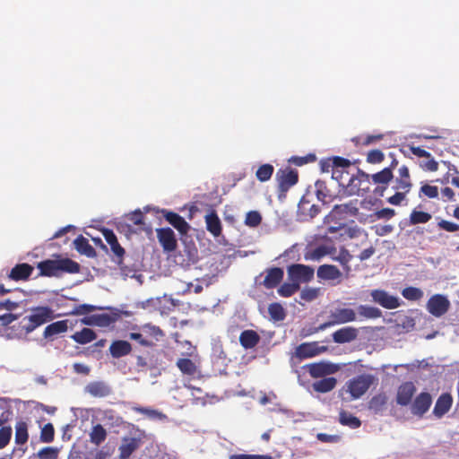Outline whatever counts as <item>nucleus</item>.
<instances>
[{"label":"nucleus","mask_w":459,"mask_h":459,"mask_svg":"<svg viewBox=\"0 0 459 459\" xmlns=\"http://www.w3.org/2000/svg\"><path fill=\"white\" fill-rule=\"evenodd\" d=\"M54 317V311L49 307H32L30 314L25 316L19 324L21 333L28 334Z\"/></svg>","instance_id":"f257e3e1"},{"label":"nucleus","mask_w":459,"mask_h":459,"mask_svg":"<svg viewBox=\"0 0 459 459\" xmlns=\"http://www.w3.org/2000/svg\"><path fill=\"white\" fill-rule=\"evenodd\" d=\"M40 275L58 276L61 272L68 273H77L80 272V264L70 259L61 258L56 260H45L38 264Z\"/></svg>","instance_id":"f03ea898"},{"label":"nucleus","mask_w":459,"mask_h":459,"mask_svg":"<svg viewBox=\"0 0 459 459\" xmlns=\"http://www.w3.org/2000/svg\"><path fill=\"white\" fill-rule=\"evenodd\" d=\"M279 197H285L287 192L299 182V172L290 166L279 169L275 174Z\"/></svg>","instance_id":"7ed1b4c3"},{"label":"nucleus","mask_w":459,"mask_h":459,"mask_svg":"<svg viewBox=\"0 0 459 459\" xmlns=\"http://www.w3.org/2000/svg\"><path fill=\"white\" fill-rule=\"evenodd\" d=\"M122 312L117 308L109 309L108 313L93 314L81 320L83 325L98 327L113 326L121 318Z\"/></svg>","instance_id":"20e7f679"},{"label":"nucleus","mask_w":459,"mask_h":459,"mask_svg":"<svg viewBox=\"0 0 459 459\" xmlns=\"http://www.w3.org/2000/svg\"><path fill=\"white\" fill-rule=\"evenodd\" d=\"M357 319L356 312L349 307H337L331 310L328 320L319 325L318 330H325L336 325L354 322Z\"/></svg>","instance_id":"39448f33"},{"label":"nucleus","mask_w":459,"mask_h":459,"mask_svg":"<svg viewBox=\"0 0 459 459\" xmlns=\"http://www.w3.org/2000/svg\"><path fill=\"white\" fill-rule=\"evenodd\" d=\"M375 377L369 374H362L347 382V391L352 399L360 398L372 385Z\"/></svg>","instance_id":"423d86ee"},{"label":"nucleus","mask_w":459,"mask_h":459,"mask_svg":"<svg viewBox=\"0 0 459 459\" xmlns=\"http://www.w3.org/2000/svg\"><path fill=\"white\" fill-rule=\"evenodd\" d=\"M288 280L297 282L300 287L302 283H307L314 279L315 270L309 265L293 264L287 267Z\"/></svg>","instance_id":"0eeeda50"},{"label":"nucleus","mask_w":459,"mask_h":459,"mask_svg":"<svg viewBox=\"0 0 459 459\" xmlns=\"http://www.w3.org/2000/svg\"><path fill=\"white\" fill-rule=\"evenodd\" d=\"M357 204L358 200H351L347 204H336L325 216V221L326 222L338 221L345 220L349 215L355 216L359 212Z\"/></svg>","instance_id":"6e6552de"},{"label":"nucleus","mask_w":459,"mask_h":459,"mask_svg":"<svg viewBox=\"0 0 459 459\" xmlns=\"http://www.w3.org/2000/svg\"><path fill=\"white\" fill-rule=\"evenodd\" d=\"M303 368L307 369L313 378L325 377L339 370V367L336 364L326 361L309 363L305 365Z\"/></svg>","instance_id":"1a4fd4ad"},{"label":"nucleus","mask_w":459,"mask_h":459,"mask_svg":"<svg viewBox=\"0 0 459 459\" xmlns=\"http://www.w3.org/2000/svg\"><path fill=\"white\" fill-rule=\"evenodd\" d=\"M426 307L432 316L440 317L448 311L450 301L442 294H435L429 299Z\"/></svg>","instance_id":"9d476101"},{"label":"nucleus","mask_w":459,"mask_h":459,"mask_svg":"<svg viewBox=\"0 0 459 459\" xmlns=\"http://www.w3.org/2000/svg\"><path fill=\"white\" fill-rule=\"evenodd\" d=\"M372 301L386 309H394L401 306L399 299L390 295L386 290L381 289L372 290L370 291Z\"/></svg>","instance_id":"9b49d317"},{"label":"nucleus","mask_w":459,"mask_h":459,"mask_svg":"<svg viewBox=\"0 0 459 459\" xmlns=\"http://www.w3.org/2000/svg\"><path fill=\"white\" fill-rule=\"evenodd\" d=\"M327 350L325 346H319L316 342H303L296 347L293 358L302 360L317 356Z\"/></svg>","instance_id":"f8f14e48"},{"label":"nucleus","mask_w":459,"mask_h":459,"mask_svg":"<svg viewBox=\"0 0 459 459\" xmlns=\"http://www.w3.org/2000/svg\"><path fill=\"white\" fill-rule=\"evenodd\" d=\"M157 238L164 252L170 253L177 249L178 240L174 231L169 228H160L156 230Z\"/></svg>","instance_id":"ddd939ff"},{"label":"nucleus","mask_w":459,"mask_h":459,"mask_svg":"<svg viewBox=\"0 0 459 459\" xmlns=\"http://www.w3.org/2000/svg\"><path fill=\"white\" fill-rule=\"evenodd\" d=\"M160 212L163 215L165 220L173 226L180 234L186 235L190 230V225L186 220L177 212L161 209Z\"/></svg>","instance_id":"4468645a"},{"label":"nucleus","mask_w":459,"mask_h":459,"mask_svg":"<svg viewBox=\"0 0 459 459\" xmlns=\"http://www.w3.org/2000/svg\"><path fill=\"white\" fill-rule=\"evenodd\" d=\"M393 178L394 174L390 171V169H383L382 170L373 174L371 176L372 182L377 185L373 190L374 194L383 196L384 191L387 188V186Z\"/></svg>","instance_id":"2eb2a0df"},{"label":"nucleus","mask_w":459,"mask_h":459,"mask_svg":"<svg viewBox=\"0 0 459 459\" xmlns=\"http://www.w3.org/2000/svg\"><path fill=\"white\" fill-rule=\"evenodd\" d=\"M320 212L318 205L311 204L306 197L302 196L298 204V216L300 221H308L315 218Z\"/></svg>","instance_id":"dca6fc26"},{"label":"nucleus","mask_w":459,"mask_h":459,"mask_svg":"<svg viewBox=\"0 0 459 459\" xmlns=\"http://www.w3.org/2000/svg\"><path fill=\"white\" fill-rule=\"evenodd\" d=\"M265 276L261 285L266 289L276 288L282 281L284 276V271L280 267H271L264 271Z\"/></svg>","instance_id":"f3484780"},{"label":"nucleus","mask_w":459,"mask_h":459,"mask_svg":"<svg viewBox=\"0 0 459 459\" xmlns=\"http://www.w3.org/2000/svg\"><path fill=\"white\" fill-rule=\"evenodd\" d=\"M412 183L410 176L409 169L406 165H403L398 169V176L394 180L393 188L396 191L410 192Z\"/></svg>","instance_id":"a211bd4d"},{"label":"nucleus","mask_w":459,"mask_h":459,"mask_svg":"<svg viewBox=\"0 0 459 459\" xmlns=\"http://www.w3.org/2000/svg\"><path fill=\"white\" fill-rule=\"evenodd\" d=\"M336 253V248L331 246L320 245L315 248H307L304 253V259L306 261H319L325 255Z\"/></svg>","instance_id":"6ab92c4d"},{"label":"nucleus","mask_w":459,"mask_h":459,"mask_svg":"<svg viewBox=\"0 0 459 459\" xmlns=\"http://www.w3.org/2000/svg\"><path fill=\"white\" fill-rule=\"evenodd\" d=\"M416 388L411 382L403 383L397 390L396 403L402 406H407L411 403Z\"/></svg>","instance_id":"aec40b11"},{"label":"nucleus","mask_w":459,"mask_h":459,"mask_svg":"<svg viewBox=\"0 0 459 459\" xmlns=\"http://www.w3.org/2000/svg\"><path fill=\"white\" fill-rule=\"evenodd\" d=\"M432 403L431 395L429 393H420L414 400L411 405V412L414 415L421 417L429 411Z\"/></svg>","instance_id":"412c9836"},{"label":"nucleus","mask_w":459,"mask_h":459,"mask_svg":"<svg viewBox=\"0 0 459 459\" xmlns=\"http://www.w3.org/2000/svg\"><path fill=\"white\" fill-rule=\"evenodd\" d=\"M33 271V266L27 263L18 264L12 268L8 274V278L15 281H27L32 274Z\"/></svg>","instance_id":"4be33fe9"},{"label":"nucleus","mask_w":459,"mask_h":459,"mask_svg":"<svg viewBox=\"0 0 459 459\" xmlns=\"http://www.w3.org/2000/svg\"><path fill=\"white\" fill-rule=\"evenodd\" d=\"M336 343H346L354 341L358 337V330L352 326L342 327L332 334Z\"/></svg>","instance_id":"5701e85b"},{"label":"nucleus","mask_w":459,"mask_h":459,"mask_svg":"<svg viewBox=\"0 0 459 459\" xmlns=\"http://www.w3.org/2000/svg\"><path fill=\"white\" fill-rule=\"evenodd\" d=\"M316 276L323 281L340 280L342 272L333 264H323L317 268Z\"/></svg>","instance_id":"b1692460"},{"label":"nucleus","mask_w":459,"mask_h":459,"mask_svg":"<svg viewBox=\"0 0 459 459\" xmlns=\"http://www.w3.org/2000/svg\"><path fill=\"white\" fill-rule=\"evenodd\" d=\"M206 230L215 238L221 236L222 226L221 220L214 210L204 216Z\"/></svg>","instance_id":"393cba45"},{"label":"nucleus","mask_w":459,"mask_h":459,"mask_svg":"<svg viewBox=\"0 0 459 459\" xmlns=\"http://www.w3.org/2000/svg\"><path fill=\"white\" fill-rule=\"evenodd\" d=\"M132 345L129 342L124 340H116L109 346V353L114 359H119L130 354Z\"/></svg>","instance_id":"a878e982"},{"label":"nucleus","mask_w":459,"mask_h":459,"mask_svg":"<svg viewBox=\"0 0 459 459\" xmlns=\"http://www.w3.org/2000/svg\"><path fill=\"white\" fill-rule=\"evenodd\" d=\"M85 391L93 397H106L111 394V388L102 381H94L85 386Z\"/></svg>","instance_id":"bb28decb"},{"label":"nucleus","mask_w":459,"mask_h":459,"mask_svg":"<svg viewBox=\"0 0 459 459\" xmlns=\"http://www.w3.org/2000/svg\"><path fill=\"white\" fill-rule=\"evenodd\" d=\"M260 340V335L251 329L244 330L239 335V343L245 350L254 349Z\"/></svg>","instance_id":"cd10ccee"},{"label":"nucleus","mask_w":459,"mask_h":459,"mask_svg":"<svg viewBox=\"0 0 459 459\" xmlns=\"http://www.w3.org/2000/svg\"><path fill=\"white\" fill-rule=\"evenodd\" d=\"M330 256L332 260L338 262L342 266L347 274L351 272L350 263L353 256L344 247H342L339 251L336 250V253H333Z\"/></svg>","instance_id":"c85d7f7f"},{"label":"nucleus","mask_w":459,"mask_h":459,"mask_svg":"<svg viewBox=\"0 0 459 459\" xmlns=\"http://www.w3.org/2000/svg\"><path fill=\"white\" fill-rule=\"evenodd\" d=\"M140 442L134 437H125L122 440L119 450V458L127 459L139 447Z\"/></svg>","instance_id":"c756f323"},{"label":"nucleus","mask_w":459,"mask_h":459,"mask_svg":"<svg viewBox=\"0 0 459 459\" xmlns=\"http://www.w3.org/2000/svg\"><path fill=\"white\" fill-rule=\"evenodd\" d=\"M453 399L449 394H442L436 402L433 413L440 418L446 414L451 408Z\"/></svg>","instance_id":"7c9ffc66"},{"label":"nucleus","mask_w":459,"mask_h":459,"mask_svg":"<svg viewBox=\"0 0 459 459\" xmlns=\"http://www.w3.org/2000/svg\"><path fill=\"white\" fill-rule=\"evenodd\" d=\"M74 247L81 255H84L87 257H95L96 251L94 247L90 244L89 240L82 235H79L74 241Z\"/></svg>","instance_id":"2f4dec72"},{"label":"nucleus","mask_w":459,"mask_h":459,"mask_svg":"<svg viewBox=\"0 0 459 459\" xmlns=\"http://www.w3.org/2000/svg\"><path fill=\"white\" fill-rule=\"evenodd\" d=\"M361 169H358L356 173H351L347 184L344 186L347 195H359L360 173Z\"/></svg>","instance_id":"473e14b6"},{"label":"nucleus","mask_w":459,"mask_h":459,"mask_svg":"<svg viewBox=\"0 0 459 459\" xmlns=\"http://www.w3.org/2000/svg\"><path fill=\"white\" fill-rule=\"evenodd\" d=\"M337 384V379L333 377H323L312 384L313 390L317 393H328L334 389Z\"/></svg>","instance_id":"72a5a7b5"},{"label":"nucleus","mask_w":459,"mask_h":459,"mask_svg":"<svg viewBox=\"0 0 459 459\" xmlns=\"http://www.w3.org/2000/svg\"><path fill=\"white\" fill-rule=\"evenodd\" d=\"M68 329V321L67 320H61L54 322L50 325H48L45 330H44V337L45 338H50L55 335H57L59 333H63L66 332Z\"/></svg>","instance_id":"f704fd0d"},{"label":"nucleus","mask_w":459,"mask_h":459,"mask_svg":"<svg viewBox=\"0 0 459 459\" xmlns=\"http://www.w3.org/2000/svg\"><path fill=\"white\" fill-rule=\"evenodd\" d=\"M339 422L342 426L352 429H359L361 426V420L347 411L341 410L339 412Z\"/></svg>","instance_id":"c9c22d12"},{"label":"nucleus","mask_w":459,"mask_h":459,"mask_svg":"<svg viewBox=\"0 0 459 459\" xmlns=\"http://www.w3.org/2000/svg\"><path fill=\"white\" fill-rule=\"evenodd\" d=\"M357 312L360 319H376L382 316V311L378 307L368 305H359Z\"/></svg>","instance_id":"e433bc0d"},{"label":"nucleus","mask_w":459,"mask_h":459,"mask_svg":"<svg viewBox=\"0 0 459 459\" xmlns=\"http://www.w3.org/2000/svg\"><path fill=\"white\" fill-rule=\"evenodd\" d=\"M71 338L79 344H87L97 338L96 333L90 328H83L75 332Z\"/></svg>","instance_id":"4c0bfd02"},{"label":"nucleus","mask_w":459,"mask_h":459,"mask_svg":"<svg viewBox=\"0 0 459 459\" xmlns=\"http://www.w3.org/2000/svg\"><path fill=\"white\" fill-rule=\"evenodd\" d=\"M387 401L388 398L385 393L377 394L369 400L368 408L375 413H379L385 408Z\"/></svg>","instance_id":"58836bf2"},{"label":"nucleus","mask_w":459,"mask_h":459,"mask_svg":"<svg viewBox=\"0 0 459 459\" xmlns=\"http://www.w3.org/2000/svg\"><path fill=\"white\" fill-rule=\"evenodd\" d=\"M108 433L101 424H96L90 432V441L95 446H100L107 438Z\"/></svg>","instance_id":"ea45409f"},{"label":"nucleus","mask_w":459,"mask_h":459,"mask_svg":"<svg viewBox=\"0 0 459 459\" xmlns=\"http://www.w3.org/2000/svg\"><path fill=\"white\" fill-rule=\"evenodd\" d=\"M29 439L28 425L25 421L20 420L15 424V443L24 445Z\"/></svg>","instance_id":"a19ab883"},{"label":"nucleus","mask_w":459,"mask_h":459,"mask_svg":"<svg viewBox=\"0 0 459 459\" xmlns=\"http://www.w3.org/2000/svg\"><path fill=\"white\" fill-rule=\"evenodd\" d=\"M384 136L383 134L359 135L352 138V142L356 146H368L381 141Z\"/></svg>","instance_id":"79ce46f5"},{"label":"nucleus","mask_w":459,"mask_h":459,"mask_svg":"<svg viewBox=\"0 0 459 459\" xmlns=\"http://www.w3.org/2000/svg\"><path fill=\"white\" fill-rule=\"evenodd\" d=\"M177 367L184 375L194 376L197 371L195 364L190 359H178Z\"/></svg>","instance_id":"37998d69"},{"label":"nucleus","mask_w":459,"mask_h":459,"mask_svg":"<svg viewBox=\"0 0 459 459\" xmlns=\"http://www.w3.org/2000/svg\"><path fill=\"white\" fill-rule=\"evenodd\" d=\"M268 313L271 319L276 322L282 321L286 317V312L283 307L278 302H273L269 305Z\"/></svg>","instance_id":"c03bdc74"},{"label":"nucleus","mask_w":459,"mask_h":459,"mask_svg":"<svg viewBox=\"0 0 459 459\" xmlns=\"http://www.w3.org/2000/svg\"><path fill=\"white\" fill-rule=\"evenodd\" d=\"M299 290L300 287L297 282L289 281L288 282L281 284L277 292L281 297L289 298L298 292Z\"/></svg>","instance_id":"a18cd8bd"},{"label":"nucleus","mask_w":459,"mask_h":459,"mask_svg":"<svg viewBox=\"0 0 459 459\" xmlns=\"http://www.w3.org/2000/svg\"><path fill=\"white\" fill-rule=\"evenodd\" d=\"M430 213L414 209L410 214V224L427 223L431 220Z\"/></svg>","instance_id":"49530a36"},{"label":"nucleus","mask_w":459,"mask_h":459,"mask_svg":"<svg viewBox=\"0 0 459 459\" xmlns=\"http://www.w3.org/2000/svg\"><path fill=\"white\" fill-rule=\"evenodd\" d=\"M273 171L274 168L273 165L269 163L263 164L257 169L255 177L260 182H265L272 178Z\"/></svg>","instance_id":"de8ad7c7"},{"label":"nucleus","mask_w":459,"mask_h":459,"mask_svg":"<svg viewBox=\"0 0 459 459\" xmlns=\"http://www.w3.org/2000/svg\"><path fill=\"white\" fill-rule=\"evenodd\" d=\"M403 297L410 301H418L423 298V291L417 287H406L402 290Z\"/></svg>","instance_id":"09e8293b"},{"label":"nucleus","mask_w":459,"mask_h":459,"mask_svg":"<svg viewBox=\"0 0 459 459\" xmlns=\"http://www.w3.org/2000/svg\"><path fill=\"white\" fill-rule=\"evenodd\" d=\"M133 410L138 413L145 415L152 420H164L167 418V416L162 412L147 407L135 406L133 408Z\"/></svg>","instance_id":"8fccbe9b"},{"label":"nucleus","mask_w":459,"mask_h":459,"mask_svg":"<svg viewBox=\"0 0 459 459\" xmlns=\"http://www.w3.org/2000/svg\"><path fill=\"white\" fill-rule=\"evenodd\" d=\"M331 171L333 179L336 180L339 186L344 188L351 176L350 170L343 169H332Z\"/></svg>","instance_id":"3c124183"},{"label":"nucleus","mask_w":459,"mask_h":459,"mask_svg":"<svg viewBox=\"0 0 459 459\" xmlns=\"http://www.w3.org/2000/svg\"><path fill=\"white\" fill-rule=\"evenodd\" d=\"M316 195L319 201H321L323 204H327L330 202V195L329 191L325 184V182L322 181H316Z\"/></svg>","instance_id":"603ef678"},{"label":"nucleus","mask_w":459,"mask_h":459,"mask_svg":"<svg viewBox=\"0 0 459 459\" xmlns=\"http://www.w3.org/2000/svg\"><path fill=\"white\" fill-rule=\"evenodd\" d=\"M316 160V156L314 153H308L305 156H291L288 162L290 164H294L296 166H303L308 163L315 162Z\"/></svg>","instance_id":"864d4df0"},{"label":"nucleus","mask_w":459,"mask_h":459,"mask_svg":"<svg viewBox=\"0 0 459 459\" xmlns=\"http://www.w3.org/2000/svg\"><path fill=\"white\" fill-rule=\"evenodd\" d=\"M438 187L437 186H432L429 184H423L419 191V197L421 198L422 196L434 199L438 196Z\"/></svg>","instance_id":"5fc2aeb1"},{"label":"nucleus","mask_w":459,"mask_h":459,"mask_svg":"<svg viewBox=\"0 0 459 459\" xmlns=\"http://www.w3.org/2000/svg\"><path fill=\"white\" fill-rule=\"evenodd\" d=\"M245 224L250 228H255L262 222V216L257 211H250L246 214Z\"/></svg>","instance_id":"6e6d98bb"},{"label":"nucleus","mask_w":459,"mask_h":459,"mask_svg":"<svg viewBox=\"0 0 459 459\" xmlns=\"http://www.w3.org/2000/svg\"><path fill=\"white\" fill-rule=\"evenodd\" d=\"M22 304V300H18L15 299L8 298L4 299H0V310H6L8 312H12L20 307Z\"/></svg>","instance_id":"4d7b16f0"},{"label":"nucleus","mask_w":459,"mask_h":459,"mask_svg":"<svg viewBox=\"0 0 459 459\" xmlns=\"http://www.w3.org/2000/svg\"><path fill=\"white\" fill-rule=\"evenodd\" d=\"M55 437V429L52 423H47L41 429L40 440L44 443H50Z\"/></svg>","instance_id":"13d9d810"},{"label":"nucleus","mask_w":459,"mask_h":459,"mask_svg":"<svg viewBox=\"0 0 459 459\" xmlns=\"http://www.w3.org/2000/svg\"><path fill=\"white\" fill-rule=\"evenodd\" d=\"M143 329L147 336L152 337L154 341H159L164 336L163 331L159 326L145 325Z\"/></svg>","instance_id":"bf43d9fd"},{"label":"nucleus","mask_w":459,"mask_h":459,"mask_svg":"<svg viewBox=\"0 0 459 459\" xmlns=\"http://www.w3.org/2000/svg\"><path fill=\"white\" fill-rule=\"evenodd\" d=\"M385 160V154L378 149L370 150L368 154L366 160L370 164H379Z\"/></svg>","instance_id":"052dcab7"},{"label":"nucleus","mask_w":459,"mask_h":459,"mask_svg":"<svg viewBox=\"0 0 459 459\" xmlns=\"http://www.w3.org/2000/svg\"><path fill=\"white\" fill-rule=\"evenodd\" d=\"M96 309H98V307L93 305L82 304V305L76 306L72 311L67 312L65 315H73V316L85 315V314L91 313L92 311H95Z\"/></svg>","instance_id":"680f3d73"},{"label":"nucleus","mask_w":459,"mask_h":459,"mask_svg":"<svg viewBox=\"0 0 459 459\" xmlns=\"http://www.w3.org/2000/svg\"><path fill=\"white\" fill-rule=\"evenodd\" d=\"M11 437L12 428L10 426L2 427L0 429V449L4 448L9 444Z\"/></svg>","instance_id":"e2e57ef3"},{"label":"nucleus","mask_w":459,"mask_h":459,"mask_svg":"<svg viewBox=\"0 0 459 459\" xmlns=\"http://www.w3.org/2000/svg\"><path fill=\"white\" fill-rule=\"evenodd\" d=\"M332 162V169H349L351 168V161L348 159L335 156L333 159H331Z\"/></svg>","instance_id":"0e129e2a"},{"label":"nucleus","mask_w":459,"mask_h":459,"mask_svg":"<svg viewBox=\"0 0 459 459\" xmlns=\"http://www.w3.org/2000/svg\"><path fill=\"white\" fill-rule=\"evenodd\" d=\"M39 459H57V449L48 446L44 447L38 452Z\"/></svg>","instance_id":"69168bd1"},{"label":"nucleus","mask_w":459,"mask_h":459,"mask_svg":"<svg viewBox=\"0 0 459 459\" xmlns=\"http://www.w3.org/2000/svg\"><path fill=\"white\" fill-rule=\"evenodd\" d=\"M371 180L372 179L370 175L367 174L364 171L360 173L359 195L369 191Z\"/></svg>","instance_id":"338daca9"},{"label":"nucleus","mask_w":459,"mask_h":459,"mask_svg":"<svg viewBox=\"0 0 459 459\" xmlns=\"http://www.w3.org/2000/svg\"><path fill=\"white\" fill-rule=\"evenodd\" d=\"M229 459H272V456L268 455L234 454L230 455Z\"/></svg>","instance_id":"774afa93"}]
</instances>
